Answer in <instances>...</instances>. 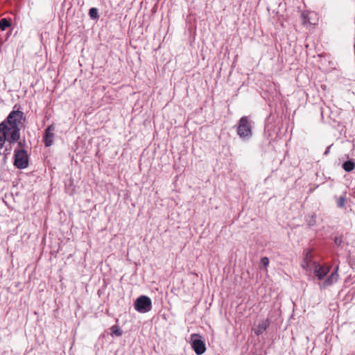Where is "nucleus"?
<instances>
[{
  "mask_svg": "<svg viewBox=\"0 0 355 355\" xmlns=\"http://www.w3.org/2000/svg\"><path fill=\"white\" fill-rule=\"evenodd\" d=\"M338 274L336 271L332 272L331 275L322 283V286L325 288L331 285L334 282H336Z\"/></svg>",
  "mask_w": 355,
  "mask_h": 355,
  "instance_id": "6e6552de",
  "label": "nucleus"
},
{
  "mask_svg": "<svg viewBox=\"0 0 355 355\" xmlns=\"http://www.w3.org/2000/svg\"><path fill=\"white\" fill-rule=\"evenodd\" d=\"M191 347L197 355L202 354L206 350L204 341L197 334L191 335Z\"/></svg>",
  "mask_w": 355,
  "mask_h": 355,
  "instance_id": "39448f33",
  "label": "nucleus"
},
{
  "mask_svg": "<svg viewBox=\"0 0 355 355\" xmlns=\"http://www.w3.org/2000/svg\"><path fill=\"white\" fill-rule=\"evenodd\" d=\"M314 265V274L318 278V279L322 280L324 278V277L327 275L329 270L327 267L320 266L315 262L313 263Z\"/></svg>",
  "mask_w": 355,
  "mask_h": 355,
  "instance_id": "0eeeda50",
  "label": "nucleus"
},
{
  "mask_svg": "<svg viewBox=\"0 0 355 355\" xmlns=\"http://www.w3.org/2000/svg\"><path fill=\"white\" fill-rule=\"evenodd\" d=\"M134 306L138 312L147 313L152 309L151 300L148 296L141 295L135 300Z\"/></svg>",
  "mask_w": 355,
  "mask_h": 355,
  "instance_id": "20e7f679",
  "label": "nucleus"
},
{
  "mask_svg": "<svg viewBox=\"0 0 355 355\" xmlns=\"http://www.w3.org/2000/svg\"><path fill=\"white\" fill-rule=\"evenodd\" d=\"M25 142H22V141H19L18 142V146L20 147V148H22L24 145Z\"/></svg>",
  "mask_w": 355,
  "mask_h": 355,
  "instance_id": "412c9836",
  "label": "nucleus"
},
{
  "mask_svg": "<svg viewBox=\"0 0 355 355\" xmlns=\"http://www.w3.org/2000/svg\"><path fill=\"white\" fill-rule=\"evenodd\" d=\"M331 146H332V145H330V146H329L327 148L326 150H325V151H324V155H327L329 153V150H330V148H331Z\"/></svg>",
  "mask_w": 355,
  "mask_h": 355,
  "instance_id": "aec40b11",
  "label": "nucleus"
},
{
  "mask_svg": "<svg viewBox=\"0 0 355 355\" xmlns=\"http://www.w3.org/2000/svg\"><path fill=\"white\" fill-rule=\"evenodd\" d=\"M354 167L355 164L352 160L346 161L343 164V168L347 172L352 171L354 168Z\"/></svg>",
  "mask_w": 355,
  "mask_h": 355,
  "instance_id": "9b49d317",
  "label": "nucleus"
},
{
  "mask_svg": "<svg viewBox=\"0 0 355 355\" xmlns=\"http://www.w3.org/2000/svg\"><path fill=\"white\" fill-rule=\"evenodd\" d=\"M11 26V23L6 19L2 18L0 20V29L1 31H5L7 28Z\"/></svg>",
  "mask_w": 355,
  "mask_h": 355,
  "instance_id": "f8f14e48",
  "label": "nucleus"
},
{
  "mask_svg": "<svg viewBox=\"0 0 355 355\" xmlns=\"http://www.w3.org/2000/svg\"><path fill=\"white\" fill-rule=\"evenodd\" d=\"M343 243V238L342 236H336L334 239V243L337 246H340L341 243Z\"/></svg>",
  "mask_w": 355,
  "mask_h": 355,
  "instance_id": "6ab92c4d",
  "label": "nucleus"
},
{
  "mask_svg": "<svg viewBox=\"0 0 355 355\" xmlns=\"http://www.w3.org/2000/svg\"><path fill=\"white\" fill-rule=\"evenodd\" d=\"M89 15L92 19H97L98 17V10L96 8H92L89 10Z\"/></svg>",
  "mask_w": 355,
  "mask_h": 355,
  "instance_id": "dca6fc26",
  "label": "nucleus"
},
{
  "mask_svg": "<svg viewBox=\"0 0 355 355\" xmlns=\"http://www.w3.org/2000/svg\"><path fill=\"white\" fill-rule=\"evenodd\" d=\"M11 144H10V143H9V144H8V146H6V148H5L4 150H3V155H4V156H5V157H6H6H7V156H8V155H10V151H11V149H12Z\"/></svg>",
  "mask_w": 355,
  "mask_h": 355,
  "instance_id": "f3484780",
  "label": "nucleus"
},
{
  "mask_svg": "<svg viewBox=\"0 0 355 355\" xmlns=\"http://www.w3.org/2000/svg\"><path fill=\"white\" fill-rule=\"evenodd\" d=\"M24 113L21 111H12L7 119L0 123V149L5 141L10 144L17 142L20 137V130L18 123H21Z\"/></svg>",
  "mask_w": 355,
  "mask_h": 355,
  "instance_id": "f257e3e1",
  "label": "nucleus"
},
{
  "mask_svg": "<svg viewBox=\"0 0 355 355\" xmlns=\"http://www.w3.org/2000/svg\"><path fill=\"white\" fill-rule=\"evenodd\" d=\"M111 334L112 336H121L123 334L122 330L117 326V325H113L111 327Z\"/></svg>",
  "mask_w": 355,
  "mask_h": 355,
  "instance_id": "ddd939ff",
  "label": "nucleus"
},
{
  "mask_svg": "<svg viewBox=\"0 0 355 355\" xmlns=\"http://www.w3.org/2000/svg\"><path fill=\"white\" fill-rule=\"evenodd\" d=\"M345 200H346V193H344L343 195H342L337 199V206L339 208L344 207L345 205Z\"/></svg>",
  "mask_w": 355,
  "mask_h": 355,
  "instance_id": "4468645a",
  "label": "nucleus"
},
{
  "mask_svg": "<svg viewBox=\"0 0 355 355\" xmlns=\"http://www.w3.org/2000/svg\"><path fill=\"white\" fill-rule=\"evenodd\" d=\"M310 15L311 13H307V12H303L302 15H301V17H302V22L304 25H311V24H314L313 22H312L311 21V17H310Z\"/></svg>",
  "mask_w": 355,
  "mask_h": 355,
  "instance_id": "9d476101",
  "label": "nucleus"
},
{
  "mask_svg": "<svg viewBox=\"0 0 355 355\" xmlns=\"http://www.w3.org/2000/svg\"><path fill=\"white\" fill-rule=\"evenodd\" d=\"M252 121L246 116H242L238 123L237 134L241 139H249L252 137Z\"/></svg>",
  "mask_w": 355,
  "mask_h": 355,
  "instance_id": "f03ea898",
  "label": "nucleus"
},
{
  "mask_svg": "<svg viewBox=\"0 0 355 355\" xmlns=\"http://www.w3.org/2000/svg\"><path fill=\"white\" fill-rule=\"evenodd\" d=\"M268 327V321H265L262 324H260L258 327V330L256 332L257 335L261 334L263 331H265L267 327Z\"/></svg>",
  "mask_w": 355,
  "mask_h": 355,
  "instance_id": "2eb2a0df",
  "label": "nucleus"
},
{
  "mask_svg": "<svg viewBox=\"0 0 355 355\" xmlns=\"http://www.w3.org/2000/svg\"><path fill=\"white\" fill-rule=\"evenodd\" d=\"M269 264V259L268 257H264L261 259V266L267 267Z\"/></svg>",
  "mask_w": 355,
  "mask_h": 355,
  "instance_id": "a211bd4d",
  "label": "nucleus"
},
{
  "mask_svg": "<svg viewBox=\"0 0 355 355\" xmlns=\"http://www.w3.org/2000/svg\"><path fill=\"white\" fill-rule=\"evenodd\" d=\"M14 166L19 169H24L28 166V155L25 150H15Z\"/></svg>",
  "mask_w": 355,
  "mask_h": 355,
  "instance_id": "7ed1b4c3",
  "label": "nucleus"
},
{
  "mask_svg": "<svg viewBox=\"0 0 355 355\" xmlns=\"http://www.w3.org/2000/svg\"><path fill=\"white\" fill-rule=\"evenodd\" d=\"M311 261V251L309 250L306 252L305 257L302 263V267L305 269L306 270H308L309 269V263Z\"/></svg>",
  "mask_w": 355,
  "mask_h": 355,
  "instance_id": "1a4fd4ad",
  "label": "nucleus"
},
{
  "mask_svg": "<svg viewBox=\"0 0 355 355\" xmlns=\"http://www.w3.org/2000/svg\"><path fill=\"white\" fill-rule=\"evenodd\" d=\"M54 131L55 127L53 125H49L45 130L43 141L46 147H49L53 144Z\"/></svg>",
  "mask_w": 355,
  "mask_h": 355,
  "instance_id": "423d86ee",
  "label": "nucleus"
}]
</instances>
